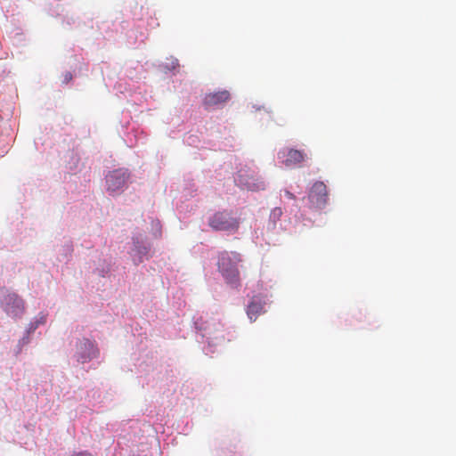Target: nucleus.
Returning a JSON list of instances; mask_svg holds the SVG:
<instances>
[{
	"instance_id": "nucleus-1",
	"label": "nucleus",
	"mask_w": 456,
	"mask_h": 456,
	"mask_svg": "<svg viewBox=\"0 0 456 456\" xmlns=\"http://www.w3.org/2000/svg\"><path fill=\"white\" fill-rule=\"evenodd\" d=\"M240 262L241 256L237 252L223 251L219 254L217 268L228 283L236 284L239 282L238 265Z\"/></svg>"
},
{
	"instance_id": "nucleus-2",
	"label": "nucleus",
	"mask_w": 456,
	"mask_h": 456,
	"mask_svg": "<svg viewBox=\"0 0 456 456\" xmlns=\"http://www.w3.org/2000/svg\"><path fill=\"white\" fill-rule=\"evenodd\" d=\"M209 226L215 231L236 232L240 227V220L226 210L217 211L208 218Z\"/></svg>"
},
{
	"instance_id": "nucleus-3",
	"label": "nucleus",
	"mask_w": 456,
	"mask_h": 456,
	"mask_svg": "<svg viewBox=\"0 0 456 456\" xmlns=\"http://www.w3.org/2000/svg\"><path fill=\"white\" fill-rule=\"evenodd\" d=\"M278 158L281 159V163L286 167H294L305 162L308 159V156L304 151L289 148L280 151L278 152Z\"/></svg>"
},
{
	"instance_id": "nucleus-4",
	"label": "nucleus",
	"mask_w": 456,
	"mask_h": 456,
	"mask_svg": "<svg viewBox=\"0 0 456 456\" xmlns=\"http://www.w3.org/2000/svg\"><path fill=\"white\" fill-rule=\"evenodd\" d=\"M99 350L94 343L88 338H82L77 343L76 357L78 362L85 363L96 358Z\"/></svg>"
},
{
	"instance_id": "nucleus-5",
	"label": "nucleus",
	"mask_w": 456,
	"mask_h": 456,
	"mask_svg": "<svg viewBox=\"0 0 456 456\" xmlns=\"http://www.w3.org/2000/svg\"><path fill=\"white\" fill-rule=\"evenodd\" d=\"M128 174L126 170L117 169L106 176L107 190L110 193H118L124 188Z\"/></svg>"
},
{
	"instance_id": "nucleus-6",
	"label": "nucleus",
	"mask_w": 456,
	"mask_h": 456,
	"mask_svg": "<svg viewBox=\"0 0 456 456\" xmlns=\"http://www.w3.org/2000/svg\"><path fill=\"white\" fill-rule=\"evenodd\" d=\"M308 198L317 208H322L328 200L327 187L323 182H315L310 189Z\"/></svg>"
},
{
	"instance_id": "nucleus-7",
	"label": "nucleus",
	"mask_w": 456,
	"mask_h": 456,
	"mask_svg": "<svg viewBox=\"0 0 456 456\" xmlns=\"http://www.w3.org/2000/svg\"><path fill=\"white\" fill-rule=\"evenodd\" d=\"M4 311L12 317L20 316L24 310V302L16 294H8L4 300Z\"/></svg>"
},
{
	"instance_id": "nucleus-8",
	"label": "nucleus",
	"mask_w": 456,
	"mask_h": 456,
	"mask_svg": "<svg viewBox=\"0 0 456 456\" xmlns=\"http://www.w3.org/2000/svg\"><path fill=\"white\" fill-rule=\"evenodd\" d=\"M230 98L231 94L227 90L208 93L204 96L203 104L206 109L216 108L227 102Z\"/></svg>"
},
{
	"instance_id": "nucleus-9",
	"label": "nucleus",
	"mask_w": 456,
	"mask_h": 456,
	"mask_svg": "<svg viewBox=\"0 0 456 456\" xmlns=\"http://www.w3.org/2000/svg\"><path fill=\"white\" fill-rule=\"evenodd\" d=\"M240 182L242 185H244L248 190L250 191H260L265 188V182L256 177L255 175H244L243 174H240Z\"/></svg>"
},
{
	"instance_id": "nucleus-10",
	"label": "nucleus",
	"mask_w": 456,
	"mask_h": 456,
	"mask_svg": "<svg viewBox=\"0 0 456 456\" xmlns=\"http://www.w3.org/2000/svg\"><path fill=\"white\" fill-rule=\"evenodd\" d=\"M263 310V305L259 301L253 299L248 305L247 314L251 321H255Z\"/></svg>"
},
{
	"instance_id": "nucleus-11",
	"label": "nucleus",
	"mask_w": 456,
	"mask_h": 456,
	"mask_svg": "<svg viewBox=\"0 0 456 456\" xmlns=\"http://www.w3.org/2000/svg\"><path fill=\"white\" fill-rule=\"evenodd\" d=\"M282 215V210L281 208H274L270 215V217L273 218L274 221L279 220L280 217Z\"/></svg>"
},
{
	"instance_id": "nucleus-12",
	"label": "nucleus",
	"mask_w": 456,
	"mask_h": 456,
	"mask_svg": "<svg viewBox=\"0 0 456 456\" xmlns=\"http://www.w3.org/2000/svg\"><path fill=\"white\" fill-rule=\"evenodd\" d=\"M71 456H93V455L87 452H80L74 453Z\"/></svg>"
},
{
	"instance_id": "nucleus-13",
	"label": "nucleus",
	"mask_w": 456,
	"mask_h": 456,
	"mask_svg": "<svg viewBox=\"0 0 456 456\" xmlns=\"http://www.w3.org/2000/svg\"><path fill=\"white\" fill-rule=\"evenodd\" d=\"M285 195L290 199V200H295L296 199V196L290 192L289 191H285Z\"/></svg>"
},
{
	"instance_id": "nucleus-14",
	"label": "nucleus",
	"mask_w": 456,
	"mask_h": 456,
	"mask_svg": "<svg viewBox=\"0 0 456 456\" xmlns=\"http://www.w3.org/2000/svg\"><path fill=\"white\" fill-rule=\"evenodd\" d=\"M71 78H72V75L69 72L66 73L65 80L69 81Z\"/></svg>"
}]
</instances>
